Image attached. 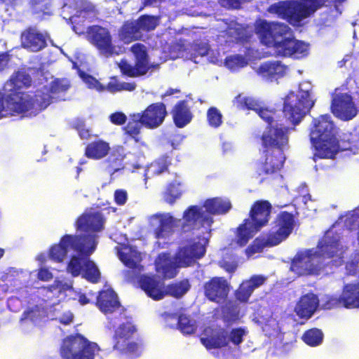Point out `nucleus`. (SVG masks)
Masks as SVG:
<instances>
[{
	"label": "nucleus",
	"instance_id": "79ce46f5",
	"mask_svg": "<svg viewBox=\"0 0 359 359\" xmlns=\"http://www.w3.org/2000/svg\"><path fill=\"white\" fill-rule=\"evenodd\" d=\"M257 232L252 229L249 219H245L237 228L236 233V243L241 247L245 246L252 237V233Z\"/></svg>",
	"mask_w": 359,
	"mask_h": 359
},
{
	"label": "nucleus",
	"instance_id": "49530a36",
	"mask_svg": "<svg viewBox=\"0 0 359 359\" xmlns=\"http://www.w3.org/2000/svg\"><path fill=\"white\" fill-rule=\"evenodd\" d=\"M233 105L238 109H250L255 111L259 102L251 97L243 96L238 94L233 100Z\"/></svg>",
	"mask_w": 359,
	"mask_h": 359
},
{
	"label": "nucleus",
	"instance_id": "7c9ffc66",
	"mask_svg": "<svg viewBox=\"0 0 359 359\" xmlns=\"http://www.w3.org/2000/svg\"><path fill=\"white\" fill-rule=\"evenodd\" d=\"M125 154L122 147L114 149L107 158L102 161L104 170L111 176L116 172L124 169L123 160Z\"/></svg>",
	"mask_w": 359,
	"mask_h": 359
},
{
	"label": "nucleus",
	"instance_id": "1a4fd4ad",
	"mask_svg": "<svg viewBox=\"0 0 359 359\" xmlns=\"http://www.w3.org/2000/svg\"><path fill=\"white\" fill-rule=\"evenodd\" d=\"M126 318V322L120 324L114 331L113 348L130 358H135L141 354L140 348L137 342L130 341V339L137 329L130 317Z\"/></svg>",
	"mask_w": 359,
	"mask_h": 359
},
{
	"label": "nucleus",
	"instance_id": "7ed1b4c3",
	"mask_svg": "<svg viewBox=\"0 0 359 359\" xmlns=\"http://www.w3.org/2000/svg\"><path fill=\"white\" fill-rule=\"evenodd\" d=\"M168 111L163 102L149 104L142 112L129 115L126 125L122 128L126 140H133L139 143L141 140V130L143 126L148 129L159 127L165 121Z\"/></svg>",
	"mask_w": 359,
	"mask_h": 359
},
{
	"label": "nucleus",
	"instance_id": "6ab92c4d",
	"mask_svg": "<svg viewBox=\"0 0 359 359\" xmlns=\"http://www.w3.org/2000/svg\"><path fill=\"white\" fill-rule=\"evenodd\" d=\"M310 141L314 149L313 159L315 162L318 159H334L340 151L339 142L335 135Z\"/></svg>",
	"mask_w": 359,
	"mask_h": 359
},
{
	"label": "nucleus",
	"instance_id": "c85d7f7f",
	"mask_svg": "<svg viewBox=\"0 0 359 359\" xmlns=\"http://www.w3.org/2000/svg\"><path fill=\"white\" fill-rule=\"evenodd\" d=\"M170 114L174 124L179 128H182L191 123L194 116L186 100L178 101L172 108Z\"/></svg>",
	"mask_w": 359,
	"mask_h": 359
},
{
	"label": "nucleus",
	"instance_id": "473e14b6",
	"mask_svg": "<svg viewBox=\"0 0 359 359\" xmlns=\"http://www.w3.org/2000/svg\"><path fill=\"white\" fill-rule=\"evenodd\" d=\"M110 151L109 144L103 140H95L87 144L85 156L91 159L99 160L105 157Z\"/></svg>",
	"mask_w": 359,
	"mask_h": 359
},
{
	"label": "nucleus",
	"instance_id": "20e7f679",
	"mask_svg": "<svg viewBox=\"0 0 359 359\" xmlns=\"http://www.w3.org/2000/svg\"><path fill=\"white\" fill-rule=\"evenodd\" d=\"M4 101L13 114L33 117L44 110L51 102V97L42 93L34 96L20 89H6Z\"/></svg>",
	"mask_w": 359,
	"mask_h": 359
},
{
	"label": "nucleus",
	"instance_id": "a211bd4d",
	"mask_svg": "<svg viewBox=\"0 0 359 359\" xmlns=\"http://www.w3.org/2000/svg\"><path fill=\"white\" fill-rule=\"evenodd\" d=\"M330 109L336 117L343 121L353 118L358 113L351 95L346 93L333 95Z\"/></svg>",
	"mask_w": 359,
	"mask_h": 359
},
{
	"label": "nucleus",
	"instance_id": "bf43d9fd",
	"mask_svg": "<svg viewBox=\"0 0 359 359\" xmlns=\"http://www.w3.org/2000/svg\"><path fill=\"white\" fill-rule=\"evenodd\" d=\"M225 64L229 69H233L246 66L248 62L243 56L236 55L226 57Z\"/></svg>",
	"mask_w": 359,
	"mask_h": 359
},
{
	"label": "nucleus",
	"instance_id": "423d86ee",
	"mask_svg": "<svg viewBox=\"0 0 359 359\" xmlns=\"http://www.w3.org/2000/svg\"><path fill=\"white\" fill-rule=\"evenodd\" d=\"M315 102L309 90L299 89L297 92L290 91L283 99V116L294 128L310 112Z\"/></svg>",
	"mask_w": 359,
	"mask_h": 359
},
{
	"label": "nucleus",
	"instance_id": "4d7b16f0",
	"mask_svg": "<svg viewBox=\"0 0 359 359\" xmlns=\"http://www.w3.org/2000/svg\"><path fill=\"white\" fill-rule=\"evenodd\" d=\"M222 319L228 323H232L238 321L240 318L239 311L233 305H225L222 309Z\"/></svg>",
	"mask_w": 359,
	"mask_h": 359
},
{
	"label": "nucleus",
	"instance_id": "f704fd0d",
	"mask_svg": "<svg viewBox=\"0 0 359 359\" xmlns=\"http://www.w3.org/2000/svg\"><path fill=\"white\" fill-rule=\"evenodd\" d=\"M171 165V157L167 154L162 155L149 164L145 170V176L149 178L168 172Z\"/></svg>",
	"mask_w": 359,
	"mask_h": 359
},
{
	"label": "nucleus",
	"instance_id": "a19ab883",
	"mask_svg": "<svg viewBox=\"0 0 359 359\" xmlns=\"http://www.w3.org/2000/svg\"><path fill=\"white\" fill-rule=\"evenodd\" d=\"M29 4L32 15L41 20L53 15L50 0H30Z\"/></svg>",
	"mask_w": 359,
	"mask_h": 359
},
{
	"label": "nucleus",
	"instance_id": "de8ad7c7",
	"mask_svg": "<svg viewBox=\"0 0 359 359\" xmlns=\"http://www.w3.org/2000/svg\"><path fill=\"white\" fill-rule=\"evenodd\" d=\"M136 21L141 33L154 30L159 25V18L153 15H142Z\"/></svg>",
	"mask_w": 359,
	"mask_h": 359
},
{
	"label": "nucleus",
	"instance_id": "72a5a7b5",
	"mask_svg": "<svg viewBox=\"0 0 359 359\" xmlns=\"http://www.w3.org/2000/svg\"><path fill=\"white\" fill-rule=\"evenodd\" d=\"M341 293L345 309L359 308V282L345 284Z\"/></svg>",
	"mask_w": 359,
	"mask_h": 359
},
{
	"label": "nucleus",
	"instance_id": "4be33fe9",
	"mask_svg": "<svg viewBox=\"0 0 359 359\" xmlns=\"http://www.w3.org/2000/svg\"><path fill=\"white\" fill-rule=\"evenodd\" d=\"M105 218L100 212H84L80 215L76 222L77 230L89 233L87 235H95V233L103 230Z\"/></svg>",
	"mask_w": 359,
	"mask_h": 359
},
{
	"label": "nucleus",
	"instance_id": "f257e3e1",
	"mask_svg": "<svg viewBox=\"0 0 359 359\" xmlns=\"http://www.w3.org/2000/svg\"><path fill=\"white\" fill-rule=\"evenodd\" d=\"M97 237L96 235L65 234L57 244L50 247L49 257L56 262H62L68 253L69 248H72L79 256L86 258L83 262L82 277L91 283H97L100 280V271L95 262L88 259L97 248Z\"/></svg>",
	"mask_w": 359,
	"mask_h": 359
},
{
	"label": "nucleus",
	"instance_id": "58836bf2",
	"mask_svg": "<svg viewBox=\"0 0 359 359\" xmlns=\"http://www.w3.org/2000/svg\"><path fill=\"white\" fill-rule=\"evenodd\" d=\"M203 206L208 214L216 215L226 213L231 209V204L229 201L215 197L205 200Z\"/></svg>",
	"mask_w": 359,
	"mask_h": 359
},
{
	"label": "nucleus",
	"instance_id": "338daca9",
	"mask_svg": "<svg viewBox=\"0 0 359 359\" xmlns=\"http://www.w3.org/2000/svg\"><path fill=\"white\" fill-rule=\"evenodd\" d=\"M109 121L116 126H122L126 123L127 116L122 111H116L109 116Z\"/></svg>",
	"mask_w": 359,
	"mask_h": 359
},
{
	"label": "nucleus",
	"instance_id": "603ef678",
	"mask_svg": "<svg viewBox=\"0 0 359 359\" xmlns=\"http://www.w3.org/2000/svg\"><path fill=\"white\" fill-rule=\"evenodd\" d=\"M86 258L83 259L77 255L71 257L67 266V271L71 273L73 277L79 276L83 269V262Z\"/></svg>",
	"mask_w": 359,
	"mask_h": 359
},
{
	"label": "nucleus",
	"instance_id": "cd10ccee",
	"mask_svg": "<svg viewBox=\"0 0 359 359\" xmlns=\"http://www.w3.org/2000/svg\"><path fill=\"white\" fill-rule=\"evenodd\" d=\"M266 278L262 275H253L248 280H244L236 291V298L241 302H247L253 291L262 286Z\"/></svg>",
	"mask_w": 359,
	"mask_h": 359
},
{
	"label": "nucleus",
	"instance_id": "5fc2aeb1",
	"mask_svg": "<svg viewBox=\"0 0 359 359\" xmlns=\"http://www.w3.org/2000/svg\"><path fill=\"white\" fill-rule=\"evenodd\" d=\"M177 325L178 329L184 334H191L196 330L194 323H191L190 318L183 313L179 315Z\"/></svg>",
	"mask_w": 359,
	"mask_h": 359
},
{
	"label": "nucleus",
	"instance_id": "9d476101",
	"mask_svg": "<svg viewBox=\"0 0 359 359\" xmlns=\"http://www.w3.org/2000/svg\"><path fill=\"white\" fill-rule=\"evenodd\" d=\"M130 51L134 55V65H132L125 60L119 63L121 73L128 77L135 78L145 75L151 69L158 66L149 62V57L147 47L140 43L133 44Z\"/></svg>",
	"mask_w": 359,
	"mask_h": 359
},
{
	"label": "nucleus",
	"instance_id": "a18cd8bd",
	"mask_svg": "<svg viewBox=\"0 0 359 359\" xmlns=\"http://www.w3.org/2000/svg\"><path fill=\"white\" fill-rule=\"evenodd\" d=\"M302 339L308 346H317L323 342V333L318 328H311L304 332Z\"/></svg>",
	"mask_w": 359,
	"mask_h": 359
},
{
	"label": "nucleus",
	"instance_id": "aec40b11",
	"mask_svg": "<svg viewBox=\"0 0 359 359\" xmlns=\"http://www.w3.org/2000/svg\"><path fill=\"white\" fill-rule=\"evenodd\" d=\"M272 208L271 203L267 200H257L252 203L248 218L252 229L259 231L268 224Z\"/></svg>",
	"mask_w": 359,
	"mask_h": 359
},
{
	"label": "nucleus",
	"instance_id": "bb28decb",
	"mask_svg": "<svg viewBox=\"0 0 359 359\" xmlns=\"http://www.w3.org/2000/svg\"><path fill=\"white\" fill-rule=\"evenodd\" d=\"M319 299L316 294L309 292L302 295L297 302L294 311L300 318L309 319L317 310Z\"/></svg>",
	"mask_w": 359,
	"mask_h": 359
},
{
	"label": "nucleus",
	"instance_id": "864d4df0",
	"mask_svg": "<svg viewBox=\"0 0 359 359\" xmlns=\"http://www.w3.org/2000/svg\"><path fill=\"white\" fill-rule=\"evenodd\" d=\"M207 121L210 127L218 128L223 123L222 114L217 107H210L207 110Z\"/></svg>",
	"mask_w": 359,
	"mask_h": 359
},
{
	"label": "nucleus",
	"instance_id": "c03bdc74",
	"mask_svg": "<svg viewBox=\"0 0 359 359\" xmlns=\"http://www.w3.org/2000/svg\"><path fill=\"white\" fill-rule=\"evenodd\" d=\"M136 88V84L134 82H120L116 76L110 78L106 89L111 93H116L120 91H133Z\"/></svg>",
	"mask_w": 359,
	"mask_h": 359
},
{
	"label": "nucleus",
	"instance_id": "c756f323",
	"mask_svg": "<svg viewBox=\"0 0 359 359\" xmlns=\"http://www.w3.org/2000/svg\"><path fill=\"white\" fill-rule=\"evenodd\" d=\"M138 283L147 296L154 300L162 299L165 296L160 281L154 276L142 275L140 277Z\"/></svg>",
	"mask_w": 359,
	"mask_h": 359
},
{
	"label": "nucleus",
	"instance_id": "a878e982",
	"mask_svg": "<svg viewBox=\"0 0 359 359\" xmlns=\"http://www.w3.org/2000/svg\"><path fill=\"white\" fill-rule=\"evenodd\" d=\"M96 306L104 314H110L118 309L121 304L117 294L111 289L99 292L96 299Z\"/></svg>",
	"mask_w": 359,
	"mask_h": 359
},
{
	"label": "nucleus",
	"instance_id": "2f4dec72",
	"mask_svg": "<svg viewBox=\"0 0 359 359\" xmlns=\"http://www.w3.org/2000/svg\"><path fill=\"white\" fill-rule=\"evenodd\" d=\"M200 340L207 349L221 348L229 345V332L224 328H219L210 337H201Z\"/></svg>",
	"mask_w": 359,
	"mask_h": 359
},
{
	"label": "nucleus",
	"instance_id": "052dcab7",
	"mask_svg": "<svg viewBox=\"0 0 359 359\" xmlns=\"http://www.w3.org/2000/svg\"><path fill=\"white\" fill-rule=\"evenodd\" d=\"M246 332L243 327L233 328L229 334V343L231 342L235 346H239L243 341V337Z\"/></svg>",
	"mask_w": 359,
	"mask_h": 359
},
{
	"label": "nucleus",
	"instance_id": "b1692460",
	"mask_svg": "<svg viewBox=\"0 0 359 359\" xmlns=\"http://www.w3.org/2000/svg\"><path fill=\"white\" fill-rule=\"evenodd\" d=\"M334 123L329 114L320 115L318 118H313L310 130V140L334 136Z\"/></svg>",
	"mask_w": 359,
	"mask_h": 359
},
{
	"label": "nucleus",
	"instance_id": "6e6d98bb",
	"mask_svg": "<svg viewBox=\"0 0 359 359\" xmlns=\"http://www.w3.org/2000/svg\"><path fill=\"white\" fill-rule=\"evenodd\" d=\"M323 307L327 310L344 308L342 293L340 295H327L323 303Z\"/></svg>",
	"mask_w": 359,
	"mask_h": 359
},
{
	"label": "nucleus",
	"instance_id": "680f3d73",
	"mask_svg": "<svg viewBox=\"0 0 359 359\" xmlns=\"http://www.w3.org/2000/svg\"><path fill=\"white\" fill-rule=\"evenodd\" d=\"M255 111L264 121L268 123V126H273L276 111L269 110L267 108L262 107L259 104Z\"/></svg>",
	"mask_w": 359,
	"mask_h": 359
},
{
	"label": "nucleus",
	"instance_id": "f03ea898",
	"mask_svg": "<svg viewBox=\"0 0 359 359\" xmlns=\"http://www.w3.org/2000/svg\"><path fill=\"white\" fill-rule=\"evenodd\" d=\"M207 243L205 238L196 236L186 240L183 245L178 248L174 260L166 253L158 255L156 260V271L161 272L165 279L174 278L178 273V268L188 267L204 256Z\"/></svg>",
	"mask_w": 359,
	"mask_h": 359
},
{
	"label": "nucleus",
	"instance_id": "ddd939ff",
	"mask_svg": "<svg viewBox=\"0 0 359 359\" xmlns=\"http://www.w3.org/2000/svg\"><path fill=\"white\" fill-rule=\"evenodd\" d=\"M290 269L298 276L317 275L322 269L317 253L313 250L298 252L292 259Z\"/></svg>",
	"mask_w": 359,
	"mask_h": 359
},
{
	"label": "nucleus",
	"instance_id": "69168bd1",
	"mask_svg": "<svg viewBox=\"0 0 359 359\" xmlns=\"http://www.w3.org/2000/svg\"><path fill=\"white\" fill-rule=\"evenodd\" d=\"M249 0H218L219 4L228 10H237L241 8V5Z\"/></svg>",
	"mask_w": 359,
	"mask_h": 359
},
{
	"label": "nucleus",
	"instance_id": "f3484780",
	"mask_svg": "<svg viewBox=\"0 0 359 359\" xmlns=\"http://www.w3.org/2000/svg\"><path fill=\"white\" fill-rule=\"evenodd\" d=\"M276 53L282 57L302 58L309 53V45L290 36L273 43Z\"/></svg>",
	"mask_w": 359,
	"mask_h": 359
},
{
	"label": "nucleus",
	"instance_id": "393cba45",
	"mask_svg": "<svg viewBox=\"0 0 359 359\" xmlns=\"http://www.w3.org/2000/svg\"><path fill=\"white\" fill-rule=\"evenodd\" d=\"M154 217L158 220V225L154 230L157 239L172 235L174 229L180 226L181 219L175 218L170 214H156Z\"/></svg>",
	"mask_w": 359,
	"mask_h": 359
},
{
	"label": "nucleus",
	"instance_id": "ea45409f",
	"mask_svg": "<svg viewBox=\"0 0 359 359\" xmlns=\"http://www.w3.org/2000/svg\"><path fill=\"white\" fill-rule=\"evenodd\" d=\"M97 9L92 3L90 2H83L79 8L76 11V13L69 18V20L72 24H79L82 20H88V22H91L97 15Z\"/></svg>",
	"mask_w": 359,
	"mask_h": 359
},
{
	"label": "nucleus",
	"instance_id": "13d9d810",
	"mask_svg": "<svg viewBox=\"0 0 359 359\" xmlns=\"http://www.w3.org/2000/svg\"><path fill=\"white\" fill-rule=\"evenodd\" d=\"M70 88L69 81L66 79H55L50 86V92L53 94L66 92Z\"/></svg>",
	"mask_w": 359,
	"mask_h": 359
},
{
	"label": "nucleus",
	"instance_id": "c9c22d12",
	"mask_svg": "<svg viewBox=\"0 0 359 359\" xmlns=\"http://www.w3.org/2000/svg\"><path fill=\"white\" fill-rule=\"evenodd\" d=\"M118 36L120 40L125 43H129L140 39L142 37V33L140 31L137 21L124 22L118 31Z\"/></svg>",
	"mask_w": 359,
	"mask_h": 359
},
{
	"label": "nucleus",
	"instance_id": "8fccbe9b",
	"mask_svg": "<svg viewBox=\"0 0 359 359\" xmlns=\"http://www.w3.org/2000/svg\"><path fill=\"white\" fill-rule=\"evenodd\" d=\"M272 27V43H274L276 41H280V39L287 38L292 35L291 28L285 23L273 22Z\"/></svg>",
	"mask_w": 359,
	"mask_h": 359
},
{
	"label": "nucleus",
	"instance_id": "09e8293b",
	"mask_svg": "<svg viewBox=\"0 0 359 359\" xmlns=\"http://www.w3.org/2000/svg\"><path fill=\"white\" fill-rule=\"evenodd\" d=\"M273 22H269L262 20L257 23L255 27L256 33L259 36L261 40L266 43H271Z\"/></svg>",
	"mask_w": 359,
	"mask_h": 359
},
{
	"label": "nucleus",
	"instance_id": "dca6fc26",
	"mask_svg": "<svg viewBox=\"0 0 359 359\" xmlns=\"http://www.w3.org/2000/svg\"><path fill=\"white\" fill-rule=\"evenodd\" d=\"M203 290L207 299L220 304L226 302L230 285L224 277L215 276L203 283Z\"/></svg>",
	"mask_w": 359,
	"mask_h": 359
},
{
	"label": "nucleus",
	"instance_id": "0eeeda50",
	"mask_svg": "<svg viewBox=\"0 0 359 359\" xmlns=\"http://www.w3.org/2000/svg\"><path fill=\"white\" fill-rule=\"evenodd\" d=\"M100 351V348L97 343L76 333L62 340L60 355L62 359H95Z\"/></svg>",
	"mask_w": 359,
	"mask_h": 359
},
{
	"label": "nucleus",
	"instance_id": "39448f33",
	"mask_svg": "<svg viewBox=\"0 0 359 359\" xmlns=\"http://www.w3.org/2000/svg\"><path fill=\"white\" fill-rule=\"evenodd\" d=\"M302 1L303 2L297 0L280 1L270 5L266 11L291 25H296L323 7L327 0Z\"/></svg>",
	"mask_w": 359,
	"mask_h": 359
},
{
	"label": "nucleus",
	"instance_id": "9b49d317",
	"mask_svg": "<svg viewBox=\"0 0 359 359\" xmlns=\"http://www.w3.org/2000/svg\"><path fill=\"white\" fill-rule=\"evenodd\" d=\"M290 128L282 124L268 126L261 136L264 150L284 152L289 142Z\"/></svg>",
	"mask_w": 359,
	"mask_h": 359
},
{
	"label": "nucleus",
	"instance_id": "774afa93",
	"mask_svg": "<svg viewBox=\"0 0 359 359\" xmlns=\"http://www.w3.org/2000/svg\"><path fill=\"white\" fill-rule=\"evenodd\" d=\"M128 199V194L126 190L117 189L114 192V201L118 205H123Z\"/></svg>",
	"mask_w": 359,
	"mask_h": 359
},
{
	"label": "nucleus",
	"instance_id": "f8f14e48",
	"mask_svg": "<svg viewBox=\"0 0 359 359\" xmlns=\"http://www.w3.org/2000/svg\"><path fill=\"white\" fill-rule=\"evenodd\" d=\"M264 159L257 161L255 166L254 177L261 183L279 173L285 161L284 152L264 150Z\"/></svg>",
	"mask_w": 359,
	"mask_h": 359
},
{
	"label": "nucleus",
	"instance_id": "0e129e2a",
	"mask_svg": "<svg viewBox=\"0 0 359 359\" xmlns=\"http://www.w3.org/2000/svg\"><path fill=\"white\" fill-rule=\"evenodd\" d=\"M120 260L123 264L129 269L135 270L139 268L138 261L134 259L133 255L130 253H126L121 252L119 253Z\"/></svg>",
	"mask_w": 359,
	"mask_h": 359
},
{
	"label": "nucleus",
	"instance_id": "5701e85b",
	"mask_svg": "<svg viewBox=\"0 0 359 359\" xmlns=\"http://www.w3.org/2000/svg\"><path fill=\"white\" fill-rule=\"evenodd\" d=\"M20 42L22 47L32 52H38L47 46L43 34L32 27L25 29L21 33Z\"/></svg>",
	"mask_w": 359,
	"mask_h": 359
},
{
	"label": "nucleus",
	"instance_id": "37998d69",
	"mask_svg": "<svg viewBox=\"0 0 359 359\" xmlns=\"http://www.w3.org/2000/svg\"><path fill=\"white\" fill-rule=\"evenodd\" d=\"M191 288L188 279L185 278L180 281L170 283L167 285L165 291V295L168 294L172 297L179 299L184 295Z\"/></svg>",
	"mask_w": 359,
	"mask_h": 359
},
{
	"label": "nucleus",
	"instance_id": "4c0bfd02",
	"mask_svg": "<svg viewBox=\"0 0 359 359\" xmlns=\"http://www.w3.org/2000/svg\"><path fill=\"white\" fill-rule=\"evenodd\" d=\"M285 66L280 62H266L259 67L257 73L267 79H277L285 74Z\"/></svg>",
	"mask_w": 359,
	"mask_h": 359
},
{
	"label": "nucleus",
	"instance_id": "3c124183",
	"mask_svg": "<svg viewBox=\"0 0 359 359\" xmlns=\"http://www.w3.org/2000/svg\"><path fill=\"white\" fill-rule=\"evenodd\" d=\"M180 185V184L175 181L168 185L163 194V199L166 203L172 205L177 198H180L182 192L179 189Z\"/></svg>",
	"mask_w": 359,
	"mask_h": 359
},
{
	"label": "nucleus",
	"instance_id": "e2e57ef3",
	"mask_svg": "<svg viewBox=\"0 0 359 359\" xmlns=\"http://www.w3.org/2000/svg\"><path fill=\"white\" fill-rule=\"evenodd\" d=\"M72 128L78 132L79 135L81 139L88 140L90 138V130L86 127V124L83 120L76 119L72 123Z\"/></svg>",
	"mask_w": 359,
	"mask_h": 359
},
{
	"label": "nucleus",
	"instance_id": "412c9836",
	"mask_svg": "<svg viewBox=\"0 0 359 359\" xmlns=\"http://www.w3.org/2000/svg\"><path fill=\"white\" fill-rule=\"evenodd\" d=\"M183 222L181 224L182 233L191 231L196 229H199L207 223L210 226L213 219L210 217L203 216L201 208L198 205H190L183 212Z\"/></svg>",
	"mask_w": 359,
	"mask_h": 359
},
{
	"label": "nucleus",
	"instance_id": "6e6552de",
	"mask_svg": "<svg viewBox=\"0 0 359 359\" xmlns=\"http://www.w3.org/2000/svg\"><path fill=\"white\" fill-rule=\"evenodd\" d=\"M294 227V217L287 211L280 212L273 222L274 231L269 232L265 238H256L252 245L253 252H260L264 247L278 245L285 240Z\"/></svg>",
	"mask_w": 359,
	"mask_h": 359
},
{
	"label": "nucleus",
	"instance_id": "4468645a",
	"mask_svg": "<svg viewBox=\"0 0 359 359\" xmlns=\"http://www.w3.org/2000/svg\"><path fill=\"white\" fill-rule=\"evenodd\" d=\"M86 39L99 52L106 57L115 53L112 37L109 31L100 25H92L87 28Z\"/></svg>",
	"mask_w": 359,
	"mask_h": 359
},
{
	"label": "nucleus",
	"instance_id": "2eb2a0df",
	"mask_svg": "<svg viewBox=\"0 0 359 359\" xmlns=\"http://www.w3.org/2000/svg\"><path fill=\"white\" fill-rule=\"evenodd\" d=\"M318 251L315 253L318 255V260L323 259H334L332 260L334 265H341L343 263V254L344 250L341 245L340 241L335 236H325L320 241L317 245Z\"/></svg>",
	"mask_w": 359,
	"mask_h": 359
},
{
	"label": "nucleus",
	"instance_id": "e433bc0d",
	"mask_svg": "<svg viewBox=\"0 0 359 359\" xmlns=\"http://www.w3.org/2000/svg\"><path fill=\"white\" fill-rule=\"evenodd\" d=\"M32 85V78L25 69H20L15 72L9 80L6 83L4 90L20 89L29 88Z\"/></svg>",
	"mask_w": 359,
	"mask_h": 359
}]
</instances>
